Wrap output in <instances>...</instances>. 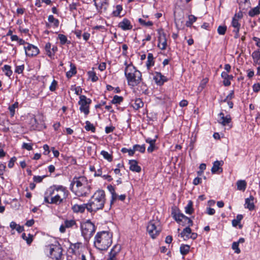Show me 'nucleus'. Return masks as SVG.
<instances>
[{"mask_svg": "<svg viewBox=\"0 0 260 260\" xmlns=\"http://www.w3.org/2000/svg\"><path fill=\"white\" fill-rule=\"evenodd\" d=\"M69 193L66 187L62 185H54L46 191L44 201L50 204L60 205L65 202Z\"/></svg>", "mask_w": 260, "mask_h": 260, "instance_id": "1", "label": "nucleus"}, {"mask_svg": "<svg viewBox=\"0 0 260 260\" xmlns=\"http://www.w3.org/2000/svg\"><path fill=\"white\" fill-rule=\"evenodd\" d=\"M71 185L72 191L77 196H86L90 192V185L86 178L83 176L74 177Z\"/></svg>", "mask_w": 260, "mask_h": 260, "instance_id": "2", "label": "nucleus"}, {"mask_svg": "<svg viewBox=\"0 0 260 260\" xmlns=\"http://www.w3.org/2000/svg\"><path fill=\"white\" fill-rule=\"evenodd\" d=\"M106 202L105 192L103 190H96L92 196L87 203V210L90 212H96L102 209Z\"/></svg>", "mask_w": 260, "mask_h": 260, "instance_id": "3", "label": "nucleus"}, {"mask_svg": "<svg viewBox=\"0 0 260 260\" xmlns=\"http://www.w3.org/2000/svg\"><path fill=\"white\" fill-rule=\"evenodd\" d=\"M124 64L126 66L124 74L128 85L132 86L138 85L142 81L141 73L137 70L132 63L127 64L125 61Z\"/></svg>", "mask_w": 260, "mask_h": 260, "instance_id": "4", "label": "nucleus"}, {"mask_svg": "<svg viewBox=\"0 0 260 260\" xmlns=\"http://www.w3.org/2000/svg\"><path fill=\"white\" fill-rule=\"evenodd\" d=\"M112 234L109 232L103 231L98 233L94 237L95 247L100 250H107L112 244Z\"/></svg>", "mask_w": 260, "mask_h": 260, "instance_id": "5", "label": "nucleus"}, {"mask_svg": "<svg viewBox=\"0 0 260 260\" xmlns=\"http://www.w3.org/2000/svg\"><path fill=\"white\" fill-rule=\"evenodd\" d=\"M81 229L82 235L86 240H88L95 232L94 225L89 221L82 223Z\"/></svg>", "mask_w": 260, "mask_h": 260, "instance_id": "6", "label": "nucleus"}, {"mask_svg": "<svg viewBox=\"0 0 260 260\" xmlns=\"http://www.w3.org/2000/svg\"><path fill=\"white\" fill-rule=\"evenodd\" d=\"M147 231L152 238H155L161 231L159 221L155 220L150 221L147 226Z\"/></svg>", "mask_w": 260, "mask_h": 260, "instance_id": "7", "label": "nucleus"}, {"mask_svg": "<svg viewBox=\"0 0 260 260\" xmlns=\"http://www.w3.org/2000/svg\"><path fill=\"white\" fill-rule=\"evenodd\" d=\"M173 217L178 223L182 226H190L193 225L192 221L183 213L174 212L172 213Z\"/></svg>", "mask_w": 260, "mask_h": 260, "instance_id": "8", "label": "nucleus"}, {"mask_svg": "<svg viewBox=\"0 0 260 260\" xmlns=\"http://www.w3.org/2000/svg\"><path fill=\"white\" fill-rule=\"evenodd\" d=\"M79 99L80 100L78 102V104L80 105L79 109L81 112H83L85 115H87L89 112V107L91 103V100L84 95H81Z\"/></svg>", "mask_w": 260, "mask_h": 260, "instance_id": "9", "label": "nucleus"}, {"mask_svg": "<svg viewBox=\"0 0 260 260\" xmlns=\"http://www.w3.org/2000/svg\"><path fill=\"white\" fill-rule=\"evenodd\" d=\"M62 251V248L59 244H52L49 246V253L52 259H60L61 257Z\"/></svg>", "mask_w": 260, "mask_h": 260, "instance_id": "10", "label": "nucleus"}, {"mask_svg": "<svg viewBox=\"0 0 260 260\" xmlns=\"http://www.w3.org/2000/svg\"><path fill=\"white\" fill-rule=\"evenodd\" d=\"M94 6L99 13L106 11L108 2L106 0H93Z\"/></svg>", "mask_w": 260, "mask_h": 260, "instance_id": "11", "label": "nucleus"}, {"mask_svg": "<svg viewBox=\"0 0 260 260\" xmlns=\"http://www.w3.org/2000/svg\"><path fill=\"white\" fill-rule=\"evenodd\" d=\"M231 117L229 115L225 116L222 112H220L218 115L217 121L223 126H229V128H231L232 126L230 125V123L231 122Z\"/></svg>", "mask_w": 260, "mask_h": 260, "instance_id": "12", "label": "nucleus"}, {"mask_svg": "<svg viewBox=\"0 0 260 260\" xmlns=\"http://www.w3.org/2000/svg\"><path fill=\"white\" fill-rule=\"evenodd\" d=\"M243 15L241 13L236 14L232 21V26L234 27L233 31H239L241 24L239 23L240 20L242 18Z\"/></svg>", "mask_w": 260, "mask_h": 260, "instance_id": "13", "label": "nucleus"}, {"mask_svg": "<svg viewBox=\"0 0 260 260\" xmlns=\"http://www.w3.org/2000/svg\"><path fill=\"white\" fill-rule=\"evenodd\" d=\"M24 49L26 55L28 56L37 55L39 52V50L36 46L30 44H27V46H24Z\"/></svg>", "mask_w": 260, "mask_h": 260, "instance_id": "14", "label": "nucleus"}, {"mask_svg": "<svg viewBox=\"0 0 260 260\" xmlns=\"http://www.w3.org/2000/svg\"><path fill=\"white\" fill-rule=\"evenodd\" d=\"M45 49L46 54L51 58H53L55 52L57 50V48L55 46H53L51 47V44L50 43H47L45 46Z\"/></svg>", "mask_w": 260, "mask_h": 260, "instance_id": "15", "label": "nucleus"}, {"mask_svg": "<svg viewBox=\"0 0 260 260\" xmlns=\"http://www.w3.org/2000/svg\"><path fill=\"white\" fill-rule=\"evenodd\" d=\"M118 26L123 30H131L133 28V25L130 21L124 18L121 22L118 23Z\"/></svg>", "mask_w": 260, "mask_h": 260, "instance_id": "16", "label": "nucleus"}, {"mask_svg": "<svg viewBox=\"0 0 260 260\" xmlns=\"http://www.w3.org/2000/svg\"><path fill=\"white\" fill-rule=\"evenodd\" d=\"M153 79L155 83L159 85H162L165 82L167 81V78L159 72L155 73Z\"/></svg>", "mask_w": 260, "mask_h": 260, "instance_id": "17", "label": "nucleus"}, {"mask_svg": "<svg viewBox=\"0 0 260 260\" xmlns=\"http://www.w3.org/2000/svg\"><path fill=\"white\" fill-rule=\"evenodd\" d=\"M158 47L161 50H165L167 47V39L164 33L160 34L158 37Z\"/></svg>", "mask_w": 260, "mask_h": 260, "instance_id": "18", "label": "nucleus"}, {"mask_svg": "<svg viewBox=\"0 0 260 260\" xmlns=\"http://www.w3.org/2000/svg\"><path fill=\"white\" fill-rule=\"evenodd\" d=\"M254 200V198L252 196L246 198L245 199V208L248 209L250 211L254 210L255 207Z\"/></svg>", "mask_w": 260, "mask_h": 260, "instance_id": "19", "label": "nucleus"}, {"mask_svg": "<svg viewBox=\"0 0 260 260\" xmlns=\"http://www.w3.org/2000/svg\"><path fill=\"white\" fill-rule=\"evenodd\" d=\"M223 164L222 161L216 160L213 163V167L211 169V172L213 174L217 173L218 172L222 171V168L220 167Z\"/></svg>", "mask_w": 260, "mask_h": 260, "instance_id": "20", "label": "nucleus"}, {"mask_svg": "<svg viewBox=\"0 0 260 260\" xmlns=\"http://www.w3.org/2000/svg\"><path fill=\"white\" fill-rule=\"evenodd\" d=\"M129 170L133 172L139 173L141 171V167L138 166V162L136 160H130L128 162Z\"/></svg>", "mask_w": 260, "mask_h": 260, "instance_id": "21", "label": "nucleus"}, {"mask_svg": "<svg viewBox=\"0 0 260 260\" xmlns=\"http://www.w3.org/2000/svg\"><path fill=\"white\" fill-rule=\"evenodd\" d=\"M87 203L83 204L82 205L75 204L72 206V210L74 212H80L83 213L84 212L85 209H87Z\"/></svg>", "mask_w": 260, "mask_h": 260, "instance_id": "22", "label": "nucleus"}, {"mask_svg": "<svg viewBox=\"0 0 260 260\" xmlns=\"http://www.w3.org/2000/svg\"><path fill=\"white\" fill-rule=\"evenodd\" d=\"M121 249V246L119 245H115L109 253V257L111 259H116V256L117 254L120 252Z\"/></svg>", "mask_w": 260, "mask_h": 260, "instance_id": "23", "label": "nucleus"}, {"mask_svg": "<svg viewBox=\"0 0 260 260\" xmlns=\"http://www.w3.org/2000/svg\"><path fill=\"white\" fill-rule=\"evenodd\" d=\"M191 233V230L190 226H186L181 233L180 235L184 240H187L189 239V235H190Z\"/></svg>", "mask_w": 260, "mask_h": 260, "instance_id": "24", "label": "nucleus"}, {"mask_svg": "<svg viewBox=\"0 0 260 260\" xmlns=\"http://www.w3.org/2000/svg\"><path fill=\"white\" fill-rule=\"evenodd\" d=\"M108 189L111 194V200L110 201V205H112L117 199L118 195L115 192V189L113 186H108Z\"/></svg>", "mask_w": 260, "mask_h": 260, "instance_id": "25", "label": "nucleus"}, {"mask_svg": "<svg viewBox=\"0 0 260 260\" xmlns=\"http://www.w3.org/2000/svg\"><path fill=\"white\" fill-rule=\"evenodd\" d=\"M253 62L255 64H260V49L254 51L252 54Z\"/></svg>", "mask_w": 260, "mask_h": 260, "instance_id": "26", "label": "nucleus"}, {"mask_svg": "<svg viewBox=\"0 0 260 260\" xmlns=\"http://www.w3.org/2000/svg\"><path fill=\"white\" fill-rule=\"evenodd\" d=\"M236 185L238 190L244 191L246 188L247 183L244 180H239L237 181Z\"/></svg>", "mask_w": 260, "mask_h": 260, "instance_id": "27", "label": "nucleus"}, {"mask_svg": "<svg viewBox=\"0 0 260 260\" xmlns=\"http://www.w3.org/2000/svg\"><path fill=\"white\" fill-rule=\"evenodd\" d=\"M76 68L74 64L71 63L70 70L66 73L67 77L69 78H71L73 75L76 74Z\"/></svg>", "mask_w": 260, "mask_h": 260, "instance_id": "28", "label": "nucleus"}, {"mask_svg": "<svg viewBox=\"0 0 260 260\" xmlns=\"http://www.w3.org/2000/svg\"><path fill=\"white\" fill-rule=\"evenodd\" d=\"M154 63L153 54L152 53H148L146 62L147 69H149L151 67L153 66Z\"/></svg>", "mask_w": 260, "mask_h": 260, "instance_id": "29", "label": "nucleus"}, {"mask_svg": "<svg viewBox=\"0 0 260 260\" xmlns=\"http://www.w3.org/2000/svg\"><path fill=\"white\" fill-rule=\"evenodd\" d=\"M143 105V102L140 99H136L134 103L132 105L133 108L136 110H138L139 108L142 107Z\"/></svg>", "mask_w": 260, "mask_h": 260, "instance_id": "30", "label": "nucleus"}, {"mask_svg": "<svg viewBox=\"0 0 260 260\" xmlns=\"http://www.w3.org/2000/svg\"><path fill=\"white\" fill-rule=\"evenodd\" d=\"M190 249V246L188 245L182 244L180 247V253L182 255H186L187 254Z\"/></svg>", "mask_w": 260, "mask_h": 260, "instance_id": "31", "label": "nucleus"}, {"mask_svg": "<svg viewBox=\"0 0 260 260\" xmlns=\"http://www.w3.org/2000/svg\"><path fill=\"white\" fill-rule=\"evenodd\" d=\"M185 212L186 214H191L193 213L192 202L191 201H188L187 205L185 207Z\"/></svg>", "mask_w": 260, "mask_h": 260, "instance_id": "32", "label": "nucleus"}, {"mask_svg": "<svg viewBox=\"0 0 260 260\" xmlns=\"http://www.w3.org/2000/svg\"><path fill=\"white\" fill-rule=\"evenodd\" d=\"M18 107V103L15 102L14 104L10 106L8 108L11 117H13L15 113V109Z\"/></svg>", "mask_w": 260, "mask_h": 260, "instance_id": "33", "label": "nucleus"}, {"mask_svg": "<svg viewBox=\"0 0 260 260\" xmlns=\"http://www.w3.org/2000/svg\"><path fill=\"white\" fill-rule=\"evenodd\" d=\"M89 79L92 82H96L98 80L99 78L96 75V73L93 71H90L87 73Z\"/></svg>", "mask_w": 260, "mask_h": 260, "instance_id": "34", "label": "nucleus"}, {"mask_svg": "<svg viewBox=\"0 0 260 260\" xmlns=\"http://www.w3.org/2000/svg\"><path fill=\"white\" fill-rule=\"evenodd\" d=\"M48 21L52 23L55 27H57L59 25V21L58 19H55L53 15H49L48 18Z\"/></svg>", "mask_w": 260, "mask_h": 260, "instance_id": "35", "label": "nucleus"}, {"mask_svg": "<svg viewBox=\"0 0 260 260\" xmlns=\"http://www.w3.org/2000/svg\"><path fill=\"white\" fill-rule=\"evenodd\" d=\"M197 17L193 15H190L188 16V21L186 22V25L187 27H190L192 25L193 23L196 21Z\"/></svg>", "mask_w": 260, "mask_h": 260, "instance_id": "36", "label": "nucleus"}, {"mask_svg": "<svg viewBox=\"0 0 260 260\" xmlns=\"http://www.w3.org/2000/svg\"><path fill=\"white\" fill-rule=\"evenodd\" d=\"M22 238L26 241L28 244H30L32 241L33 236L30 234L26 235L25 233H23L22 235Z\"/></svg>", "mask_w": 260, "mask_h": 260, "instance_id": "37", "label": "nucleus"}, {"mask_svg": "<svg viewBox=\"0 0 260 260\" xmlns=\"http://www.w3.org/2000/svg\"><path fill=\"white\" fill-rule=\"evenodd\" d=\"M101 154L103 156V157L107 159L109 161H111L112 160V155L109 153L107 151L105 150H102L101 152Z\"/></svg>", "mask_w": 260, "mask_h": 260, "instance_id": "38", "label": "nucleus"}, {"mask_svg": "<svg viewBox=\"0 0 260 260\" xmlns=\"http://www.w3.org/2000/svg\"><path fill=\"white\" fill-rule=\"evenodd\" d=\"M3 71L6 76L10 77L12 74V71L11 70V67L9 65H5L3 67Z\"/></svg>", "mask_w": 260, "mask_h": 260, "instance_id": "39", "label": "nucleus"}, {"mask_svg": "<svg viewBox=\"0 0 260 260\" xmlns=\"http://www.w3.org/2000/svg\"><path fill=\"white\" fill-rule=\"evenodd\" d=\"M122 10V6L119 5H117L116 6V10L113 11L112 14L115 17H118L119 16Z\"/></svg>", "mask_w": 260, "mask_h": 260, "instance_id": "40", "label": "nucleus"}, {"mask_svg": "<svg viewBox=\"0 0 260 260\" xmlns=\"http://www.w3.org/2000/svg\"><path fill=\"white\" fill-rule=\"evenodd\" d=\"M76 224V221L74 219L66 220L64 221V225L67 228H72Z\"/></svg>", "mask_w": 260, "mask_h": 260, "instance_id": "41", "label": "nucleus"}, {"mask_svg": "<svg viewBox=\"0 0 260 260\" xmlns=\"http://www.w3.org/2000/svg\"><path fill=\"white\" fill-rule=\"evenodd\" d=\"M85 123L86 125L85 126V128L86 131H91L92 132H94L95 128L92 124H91L89 121H86Z\"/></svg>", "mask_w": 260, "mask_h": 260, "instance_id": "42", "label": "nucleus"}, {"mask_svg": "<svg viewBox=\"0 0 260 260\" xmlns=\"http://www.w3.org/2000/svg\"><path fill=\"white\" fill-rule=\"evenodd\" d=\"M243 218V216L239 214L236 216V218L232 220V224L234 226H236L241 221Z\"/></svg>", "mask_w": 260, "mask_h": 260, "instance_id": "43", "label": "nucleus"}, {"mask_svg": "<svg viewBox=\"0 0 260 260\" xmlns=\"http://www.w3.org/2000/svg\"><path fill=\"white\" fill-rule=\"evenodd\" d=\"M133 147L135 151H139L140 152L144 153L145 151V146L144 145H135L133 146Z\"/></svg>", "mask_w": 260, "mask_h": 260, "instance_id": "44", "label": "nucleus"}, {"mask_svg": "<svg viewBox=\"0 0 260 260\" xmlns=\"http://www.w3.org/2000/svg\"><path fill=\"white\" fill-rule=\"evenodd\" d=\"M123 101V98L118 95H115L112 101V103L114 104H120Z\"/></svg>", "mask_w": 260, "mask_h": 260, "instance_id": "45", "label": "nucleus"}, {"mask_svg": "<svg viewBox=\"0 0 260 260\" xmlns=\"http://www.w3.org/2000/svg\"><path fill=\"white\" fill-rule=\"evenodd\" d=\"M138 21L139 23L143 26H152L153 25V22L150 21H146L145 20H143L142 18H139L138 19Z\"/></svg>", "mask_w": 260, "mask_h": 260, "instance_id": "46", "label": "nucleus"}, {"mask_svg": "<svg viewBox=\"0 0 260 260\" xmlns=\"http://www.w3.org/2000/svg\"><path fill=\"white\" fill-rule=\"evenodd\" d=\"M260 13L259 8L258 7H255L249 12V16L253 17L256 15L259 14Z\"/></svg>", "mask_w": 260, "mask_h": 260, "instance_id": "47", "label": "nucleus"}, {"mask_svg": "<svg viewBox=\"0 0 260 260\" xmlns=\"http://www.w3.org/2000/svg\"><path fill=\"white\" fill-rule=\"evenodd\" d=\"M226 30V26L220 25L217 28L218 33L220 35H223L225 34Z\"/></svg>", "mask_w": 260, "mask_h": 260, "instance_id": "48", "label": "nucleus"}, {"mask_svg": "<svg viewBox=\"0 0 260 260\" xmlns=\"http://www.w3.org/2000/svg\"><path fill=\"white\" fill-rule=\"evenodd\" d=\"M232 249L235 251V252L239 254L240 253L241 250L239 248V244L238 243H237L236 242H234L232 244Z\"/></svg>", "mask_w": 260, "mask_h": 260, "instance_id": "49", "label": "nucleus"}, {"mask_svg": "<svg viewBox=\"0 0 260 260\" xmlns=\"http://www.w3.org/2000/svg\"><path fill=\"white\" fill-rule=\"evenodd\" d=\"M121 152L123 153H128L129 156H133L134 154L135 151L134 148L133 149H128L126 148H123L121 149Z\"/></svg>", "mask_w": 260, "mask_h": 260, "instance_id": "50", "label": "nucleus"}, {"mask_svg": "<svg viewBox=\"0 0 260 260\" xmlns=\"http://www.w3.org/2000/svg\"><path fill=\"white\" fill-rule=\"evenodd\" d=\"M58 39L60 40V43L62 45L64 44L67 41V38L66 36L62 34L58 35Z\"/></svg>", "mask_w": 260, "mask_h": 260, "instance_id": "51", "label": "nucleus"}, {"mask_svg": "<svg viewBox=\"0 0 260 260\" xmlns=\"http://www.w3.org/2000/svg\"><path fill=\"white\" fill-rule=\"evenodd\" d=\"M24 69V65L18 66L16 67L15 72L18 74H21Z\"/></svg>", "mask_w": 260, "mask_h": 260, "instance_id": "52", "label": "nucleus"}, {"mask_svg": "<svg viewBox=\"0 0 260 260\" xmlns=\"http://www.w3.org/2000/svg\"><path fill=\"white\" fill-rule=\"evenodd\" d=\"M57 82L55 80H53L51 84V85H50L49 86V89L51 91H54L56 89V86H57Z\"/></svg>", "mask_w": 260, "mask_h": 260, "instance_id": "53", "label": "nucleus"}, {"mask_svg": "<svg viewBox=\"0 0 260 260\" xmlns=\"http://www.w3.org/2000/svg\"><path fill=\"white\" fill-rule=\"evenodd\" d=\"M72 90H74L77 95H80L82 93V89L80 86H74L72 87Z\"/></svg>", "mask_w": 260, "mask_h": 260, "instance_id": "54", "label": "nucleus"}, {"mask_svg": "<svg viewBox=\"0 0 260 260\" xmlns=\"http://www.w3.org/2000/svg\"><path fill=\"white\" fill-rule=\"evenodd\" d=\"M22 147V148L26 149L28 151L32 149V145L29 143H23Z\"/></svg>", "mask_w": 260, "mask_h": 260, "instance_id": "55", "label": "nucleus"}, {"mask_svg": "<svg viewBox=\"0 0 260 260\" xmlns=\"http://www.w3.org/2000/svg\"><path fill=\"white\" fill-rule=\"evenodd\" d=\"M44 177V176H34L33 177V180H34V182H35L36 183H40L42 181Z\"/></svg>", "mask_w": 260, "mask_h": 260, "instance_id": "56", "label": "nucleus"}, {"mask_svg": "<svg viewBox=\"0 0 260 260\" xmlns=\"http://www.w3.org/2000/svg\"><path fill=\"white\" fill-rule=\"evenodd\" d=\"M16 160V158L15 157H13L11 158V159L10 160V161H9V163H8V167L10 168H11L13 167L14 165V162Z\"/></svg>", "mask_w": 260, "mask_h": 260, "instance_id": "57", "label": "nucleus"}, {"mask_svg": "<svg viewBox=\"0 0 260 260\" xmlns=\"http://www.w3.org/2000/svg\"><path fill=\"white\" fill-rule=\"evenodd\" d=\"M206 213L209 215H213L215 213V210L210 207L207 208Z\"/></svg>", "mask_w": 260, "mask_h": 260, "instance_id": "58", "label": "nucleus"}, {"mask_svg": "<svg viewBox=\"0 0 260 260\" xmlns=\"http://www.w3.org/2000/svg\"><path fill=\"white\" fill-rule=\"evenodd\" d=\"M234 96V91L231 90L230 92V93L226 96V99L224 100V101H228L231 100L232 99Z\"/></svg>", "mask_w": 260, "mask_h": 260, "instance_id": "59", "label": "nucleus"}, {"mask_svg": "<svg viewBox=\"0 0 260 260\" xmlns=\"http://www.w3.org/2000/svg\"><path fill=\"white\" fill-rule=\"evenodd\" d=\"M156 138H157L156 136L155 137V138L153 139L150 138H148L147 139H146V142L149 144H155V142H156Z\"/></svg>", "mask_w": 260, "mask_h": 260, "instance_id": "60", "label": "nucleus"}, {"mask_svg": "<svg viewBox=\"0 0 260 260\" xmlns=\"http://www.w3.org/2000/svg\"><path fill=\"white\" fill-rule=\"evenodd\" d=\"M43 149L44 150V154L45 155H48L50 152L49 146L47 144H45L43 146Z\"/></svg>", "mask_w": 260, "mask_h": 260, "instance_id": "61", "label": "nucleus"}, {"mask_svg": "<svg viewBox=\"0 0 260 260\" xmlns=\"http://www.w3.org/2000/svg\"><path fill=\"white\" fill-rule=\"evenodd\" d=\"M253 90L254 92H258L260 90V84L256 83L253 85Z\"/></svg>", "mask_w": 260, "mask_h": 260, "instance_id": "62", "label": "nucleus"}, {"mask_svg": "<svg viewBox=\"0 0 260 260\" xmlns=\"http://www.w3.org/2000/svg\"><path fill=\"white\" fill-rule=\"evenodd\" d=\"M206 166L205 164H201L200 166V171L198 172L199 174H202L203 171L206 169Z\"/></svg>", "mask_w": 260, "mask_h": 260, "instance_id": "63", "label": "nucleus"}, {"mask_svg": "<svg viewBox=\"0 0 260 260\" xmlns=\"http://www.w3.org/2000/svg\"><path fill=\"white\" fill-rule=\"evenodd\" d=\"M114 129V127L113 126H107L105 128V132L107 134H109L111 132H112Z\"/></svg>", "mask_w": 260, "mask_h": 260, "instance_id": "64", "label": "nucleus"}]
</instances>
